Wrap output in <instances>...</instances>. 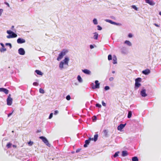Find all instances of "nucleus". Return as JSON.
I'll return each mask as SVG.
<instances>
[{"label": "nucleus", "mask_w": 161, "mask_h": 161, "mask_svg": "<svg viewBox=\"0 0 161 161\" xmlns=\"http://www.w3.org/2000/svg\"><path fill=\"white\" fill-rule=\"evenodd\" d=\"M94 35L93 36V38L97 40V39L98 36V33L95 32L94 33Z\"/></svg>", "instance_id": "4be33fe9"}, {"label": "nucleus", "mask_w": 161, "mask_h": 161, "mask_svg": "<svg viewBox=\"0 0 161 161\" xmlns=\"http://www.w3.org/2000/svg\"><path fill=\"white\" fill-rule=\"evenodd\" d=\"M13 147H14V148H16V145H13Z\"/></svg>", "instance_id": "052dcab7"}, {"label": "nucleus", "mask_w": 161, "mask_h": 161, "mask_svg": "<svg viewBox=\"0 0 161 161\" xmlns=\"http://www.w3.org/2000/svg\"><path fill=\"white\" fill-rule=\"evenodd\" d=\"M3 11V10L2 9H0V16L2 14Z\"/></svg>", "instance_id": "a18cd8bd"}, {"label": "nucleus", "mask_w": 161, "mask_h": 161, "mask_svg": "<svg viewBox=\"0 0 161 161\" xmlns=\"http://www.w3.org/2000/svg\"><path fill=\"white\" fill-rule=\"evenodd\" d=\"M14 27V26H12V28H13Z\"/></svg>", "instance_id": "338daca9"}, {"label": "nucleus", "mask_w": 161, "mask_h": 161, "mask_svg": "<svg viewBox=\"0 0 161 161\" xmlns=\"http://www.w3.org/2000/svg\"><path fill=\"white\" fill-rule=\"evenodd\" d=\"M126 124H120L117 127V129L119 131H121L122 129L125 126Z\"/></svg>", "instance_id": "9b49d317"}, {"label": "nucleus", "mask_w": 161, "mask_h": 161, "mask_svg": "<svg viewBox=\"0 0 161 161\" xmlns=\"http://www.w3.org/2000/svg\"><path fill=\"white\" fill-rule=\"evenodd\" d=\"M93 23L95 25H97V21L96 19H93Z\"/></svg>", "instance_id": "2f4dec72"}, {"label": "nucleus", "mask_w": 161, "mask_h": 161, "mask_svg": "<svg viewBox=\"0 0 161 161\" xmlns=\"http://www.w3.org/2000/svg\"><path fill=\"white\" fill-rule=\"evenodd\" d=\"M154 25L155 26H156L157 27H159V25L157 24L154 23Z\"/></svg>", "instance_id": "3c124183"}, {"label": "nucleus", "mask_w": 161, "mask_h": 161, "mask_svg": "<svg viewBox=\"0 0 161 161\" xmlns=\"http://www.w3.org/2000/svg\"><path fill=\"white\" fill-rule=\"evenodd\" d=\"M109 89V87L108 86H107L105 87V89L106 90H107Z\"/></svg>", "instance_id": "79ce46f5"}, {"label": "nucleus", "mask_w": 161, "mask_h": 161, "mask_svg": "<svg viewBox=\"0 0 161 161\" xmlns=\"http://www.w3.org/2000/svg\"><path fill=\"white\" fill-rule=\"evenodd\" d=\"M159 14L161 15V12H160L159 13Z\"/></svg>", "instance_id": "0e129e2a"}, {"label": "nucleus", "mask_w": 161, "mask_h": 161, "mask_svg": "<svg viewBox=\"0 0 161 161\" xmlns=\"http://www.w3.org/2000/svg\"><path fill=\"white\" fill-rule=\"evenodd\" d=\"M119 151L116 152H115V153L113 155V157L114 158H115L119 156Z\"/></svg>", "instance_id": "a878e982"}, {"label": "nucleus", "mask_w": 161, "mask_h": 161, "mask_svg": "<svg viewBox=\"0 0 161 161\" xmlns=\"http://www.w3.org/2000/svg\"><path fill=\"white\" fill-rule=\"evenodd\" d=\"M121 52L124 54H127L128 53L127 48L125 47H122L121 48Z\"/></svg>", "instance_id": "1a4fd4ad"}, {"label": "nucleus", "mask_w": 161, "mask_h": 161, "mask_svg": "<svg viewBox=\"0 0 161 161\" xmlns=\"http://www.w3.org/2000/svg\"><path fill=\"white\" fill-rule=\"evenodd\" d=\"M7 32L8 34H9V35L7 36V38L8 39L15 38L17 36L16 34L10 30L7 31Z\"/></svg>", "instance_id": "f03ea898"}, {"label": "nucleus", "mask_w": 161, "mask_h": 161, "mask_svg": "<svg viewBox=\"0 0 161 161\" xmlns=\"http://www.w3.org/2000/svg\"><path fill=\"white\" fill-rule=\"evenodd\" d=\"M114 80V78L113 77H111V81L113 80Z\"/></svg>", "instance_id": "680f3d73"}, {"label": "nucleus", "mask_w": 161, "mask_h": 161, "mask_svg": "<svg viewBox=\"0 0 161 161\" xmlns=\"http://www.w3.org/2000/svg\"><path fill=\"white\" fill-rule=\"evenodd\" d=\"M82 71L84 73L87 74H90V71L87 69H83Z\"/></svg>", "instance_id": "aec40b11"}, {"label": "nucleus", "mask_w": 161, "mask_h": 161, "mask_svg": "<svg viewBox=\"0 0 161 161\" xmlns=\"http://www.w3.org/2000/svg\"><path fill=\"white\" fill-rule=\"evenodd\" d=\"M142 73L145 75H148L150 73V70L149 69H146L143 70Z\"/></svg>", "instance_id": "ddd939ff"}, {"label": "nucleus", "mask_w": 161, "mask_h": 161, "mask_svg": "<svg viewBox=\"0 0 161 161\" xmlns=\"http://www.w3.org/2000/svg\"><path fill=\"white\" fill-rule=\"evenodd\" d=\"M1 45L3 47H4V45L3 44V43H1Z\"/></svg>", "instance_id": "bf43d9fd"}, {"label": "nucleus", "mask_w": 161, "mask_h": 161, "mask_svg": "<svg viewBox=\"0 0 161 161\" xmlns=\"http://www.w3.org/2000/svg\"><path fill=\"white\" fill-rule=\"evenodd\" d=\"M53 115V113H51L49 116V119H51Z\"/></svg>", "instance_id": "ea45409f"}, {"label": "nucleus", "mask_w": 161, "mask_h": 161, "mask_svg": "<svg viewBox=\"0 0 161 161\" xmlns=\"http://www.w3.org/2000/svg\"><path fill=\"white\" fill-rule=\"evenodd\" d=\"M68 50L65 49L63 50L59 54L57 59L58 60L61 59L63 57L68 53Z\"/></svg>", "instance_id": "f257e3e1"}, {"label": "nucleus", "mask_w": 161, "mask_h": 161, "mask_svg": "<svg viewBox=\"0 0 161 161\" xmlns=\"http://www.w3.org/2000/svg\"><path fill=\"white\" fill-rule=\"evenodd\" d=\"M98 137V135L97 134H95L94 136V137L93 138V140H94L95 142L97 140V138Z\"/></svg>", "instance_id": "bb28decb"}, {"label": "nucleus", "mask_w": 161, "mask_h": 161, "mask_svg": "<svg viewBox=\"0 0 161 161\" xmlns=\"http://www.w3.org/2000/svg\"><path fill=\"white\" fill-rule=\"evenodd\" d=\"M132 161H139L138 158L136 156H134L132 158Z\"/></svg>", "instance_id": "b1692460"}, {"label": "nucleus", "mask_w": 161, "mask_h": 161, "mask_svg": "<svg viewBox=\"0 0 161 161\" xmlns=\"http://www.w3.org/2000/svg\"><path fill=\"white\" fill-rule=\"evenodd\" d=\"M112 60H117L116 56L114 55L113 56V59Z\"/></svg>", "instance_id": "e433bc0d"}, {"label": "nucleus", "mask_w": 161, "mask_h": 161, "mask_svg": "<svg viewBox=\"0 0 161 161\" xmlns=\"http://www.w3.org/2000/svg\"><path fill=\"white\" fill-rule=\"evenodd\" d=\"M38 85V83L36 82H34L33 83V85L35 86H37Z\"/></svg>", "instance_id": "58836bf2"}, {"label": "nucleus", "mask_w": 161, "mask_h": 161, "mask_svg": "<svg viewBox=\"0 0 161 161\" xmlns=\"http://www.w3.org/2000/svg\"><path fill=\"white\" fill-rule=\"evenodd\" d=\"M68 61H64V62H60V64H59L60 68L61 69L63 68L64 65H68Z\"/></svg>", "instance_id": "6e6552de"}, {"label": "nucleus", "mask_w": 161, "mask_h": 161, "mask_svg": "<svg viewBox=\"0 0 161 161\" xmlns=\"http://www.w3.org/2000/svg\"><path fill=\"white\" fill-rule=\"evenodd\" d=\"M6 45L9 46L10 47V48H11L12 47L11 44H10V43H6Z\"/></svg>", "instance_id": "37998d69"}, {"label": "nucleus", "mask_w": 161, "mask_h": 161, "mask_svg": "<svg viewBox=\"0 0 161 161\" xmlns=\"http://www.w3.org/2000/svg\"><path fill=\"white\" fill-rule=\"evenodd\" d=\"M140 94L142 97H145L147 96L146 93V90L144 88L142 89L140 92Z\"/></svg>", "instance_id": "20e7f679"}, {"label": "nucleus", "mask_w": 161, "mask_h": 161, "mask_svg": "<svg viewBox=\"0 0 161 161\" xmlns=\"http://www.w3.org/2000/svg\"><path fill=\"white\" fill-rule=\"evenodd\" d=\"M91 140H93V138H89L88 140H86L85 141V144L84 145V147H87V145L89 144L90 142V141Z\"/></svg>", "instance_id": "9d476101"}, {"label": "nucleus", "mask_w": 161, "mask_h": 161, "mask_svg": "<svg viewBox=\"0 0 161 161\" xmlns=\"http://www.w3.org/2000/svg\"><path fill=\"white\" fill-rule=\"evenodd\" d=\"M39 138L42 139V141L47 145L49 146V144L46 138L43 136H40Z\"/></svg>", "instance_id": "39448f33"}, {"label": "nucleus", "mask_w": 161, "mask_h": 161, "mask_svg": "<svg viewBox=\"0 0 161 161\" xmlns=\"http://www.w3.org/2000/svg\"><path fill=\"white\" fill-rule=\"evenodd\" d=\"M69 59L68 57H65L63 60H69Z\"/></svg>", "instance_id": "09e8293b"}, {"label": "nucleus", "mask_w": 161, "mask_h": 161, "mask_svg": "<svg viewBox=\"0 0 161 161\" xmlns=\"http://www.w3.org/2000/svg\"><path fill=\"white\" fill-rule=\"evenodd\" d=\"M111 60H112V57L111 56Z\"/></svg>", "instance_id": "774afa93"}, {"label": "nucleus", "mask_w": 161, "mask_h": 161, "mask_svg": "<svg viewBox=\"0 0 161 161\" xmlns=\"http://www.w3.org/2000/svg\"><path fill=\"white\" fill-rule=\"evenodd\" d=\"M105 20V21H106L107 22H109V23H111V20H110L106 19Z\"/></svg>", "instance_id": "49530a36"}, {"label": "nucleus", "mask_w": 161, "mask_h": 161, "mask_svg": "<svg viewBox=\"0 0 161 161\" xmlns=\"http://www.w3.org/2000/svg\"><path fill=\"white\" fill-rule=\"evenodd\" d=\"M146 3L149 4L151 5H153L155 4L154 3L152 0H145Z\"/></svg>", "instance_id": "f3484780"}, {"label": "nucleus", "mask_w": 161, "mask_h": 161, "mask_svg": "<svg viewBox=\"0 0 161 161\" xmlns=\"http://www.w3.org/2000/svg\"><path fill=\"white\" fill-rule=\"evenodd\" d=\"M95 83L96 85L95 86H93L92 87V89H95L96 88H99L100 83H98V81L96 80L95 81Z\"/></svg>", "instance_id": "f8f14e48"}, {"label": "nucleus", "mask_w": 161, "mask_h": 161, "mask_svg": "<svg viewBox=\"0 0 161 161\" xmlns=\"http://www.w3.org/2000/svg\"><path fill=\"white\" fill-rule=\"evenodd\" d=\"M10 95L9 94L7 99V104L8 105H11L12 103V99L10 97Z\"/></svg>", "instance_id": "423d86ee"}, {"label": "nucleus", "mask_w": 161, "mask_h": 161, "mask_svg": "<svg viewBox=\"0 0 161 161\" xmlns=\"http://www.w3.org/2000/svg\"><path fill=\"white\" fill-rule=\"evenodd\" d=\"M77 79H78V81L80 82H81L82 81V78L80 75H78V76Z\"/></svg>", "instance_id": "cd10ccee"}, {"label": "nucleus", "mask_w": 161, "mask_h": 161, "mask_svg": "<svg viewBox=\"0 0 161 161\" xmlns=\"http://www.w3.org/2000/svg\"><path fill=\"white\" fill-rule=\"evenodd\" d=\"M39 91L40 93H41L42 94H44L45 92L44 90L41 88L39 89Z\"/></svg>", "instance_id": "c85d7f7f"}, {"label": "nucleus", "mask_w": 161, "mask_h": 161, "mask_svg": "<svg viewBox=\"0 0 161 161\" xmlns=\"http://www.w3.org/2000/svg\"><path fill=\"white\" fill-rule=\"evenodd\" d=\"M141 80L142 79L140 77H138L135 79V89H137L141 86V85L140 83V82Z\"/></svg>", "instance_id": "7ed1b4c3"}, {"label": "nucleus", "mask_w": 161, "mask_h": 161, "mask_svg": "<svg viewBox=\"0 0 161 161\" xmlns=\"http://www.w3.org/2000/svg\"><path fill=\"white\" fill-rule=\"evenodd\" d=\"M131 7L133 8L135 10H136V11L138 10V8H137L136 7L135 5H132L131 6Z\"/></svg>", "instance_id": "7c9ffc66"}, {"label": "nucleus", "mask_w": 161, "mask_h": 161, "mask_svg": "<svg viewBox=\"0 0 161 161\" xmlns=\"http://www.w3.org/2000/svg\"><path fill=\"white\" fill-rule=\"evenodd\" d=\"M112 73H115V71H112Z\"/></svg>", "instance_id": "e2e57ef3"}, {"label": "nucleus", "mask_w": 161, "mask_h": 161, "mask_svg": "<svg viewBox=\"0 0 161 161\" xmlns=\"http://www.w3.org/2000/svg\"><path fill=\"white\" fill-rule=\"evenodd\" d=\"M2 50L3 51H5L6 50V49L5 48H3Z\"/></svg>", "instance_id": "4d7b16f0"}, {"label": "nucleus", "mask_w": 161, "mask_h": 161, "mask_svg": "<svg viewBox=\"0 0 161 161\" xmlns=\"http://www.w3.org/2000/svg\"><path fill=\"white\" fill-rule=\"evenodd\" d=\"M109 131V130L108 129H104L103 131V136L106 137L108 136H109L108 132Z\"/></svg>", "instance_id": "0eeeda50"}, {"label": "nucleus", "mask_w": 161, "mask_h": 161, "mask_svg": "<svg viewBox=\"0 0 161 161\" xmlns=\"http://www.w3.org/2000/svg\"><path fill=\"white\" fill-rule=\"evenodd\" d=\"M19 53L21 55H23L25 54V51L24 49L22 48H20L18 50Z\"/></svg>", "instance_id": "dca6fc26"}, {"label": "nucleus", "mask_w": 161, "mask_h": 161, "mask_svg": "<svg viewBox=\"0 0 161 161\" xmlns=\"http://www.w3.org/2000/svg\"><path fill=\"white\" fill-rule=\"evenodd\" d=\"M70 97L69 95H67L66 97V99L68 100H70Z\"/></svg>", "instance_id": "72a5a7b5"}, {"label": "nucleus", "mask_w": 161, "mask_h": 161, "mask_svg": "<svg viewBox=\"0 0 161 161\" xmlns=\"http://www.w3.org/2000/svg\"><path fill=\"white\" fill-rule=\"evenodd\" d=\"M37 73V74L39 75H42L43 74V73L40 70H36L35 71Z\"/></svg>", "instance_id": "393cba45"}, {"label": "nucleus", "mask_w": 161, "mask_h": 161, "mask_svg": "<svg viewBox=\"0 0 161 161\" xmlns=\"http://www.w3.org/2000/svg\"><path fill=\"white\" fill-rule=\"evenodd\" d=\"M5 4L7 5L8 7H10L9 4L8 3L5 2Z\"/></svg>", "instance_id": "603ef678"}, {"label": "nucleus", "mask_w": 161, "mask_h": 161, "mask_svg": "<svg viewBox=\"0 0 161 161\" xmlns=\"http://www.w3.org/2000/svg\"><path fill=\"white\" fill-rule=\"evenodd\" d=\"M97 27L98 30H101L102 29V28L99 25L97 26Z\"/></svg>", "instance_id": "f704fd0d"}, {"label": "nucleus", "mask_w": 161, "mask_h": 161, "mask_svg": "<svg viewBox=\"0 0 161 161\" xmlns=\"http://www.w3.org/2000/svg\"><path fill=\"white\" fill-rule=\"evenodd\" d=\"M102 104L103 106L105 107L106 106V104L103 101H102Z\"/></svg>", "instance_id": "4c0bfd02"}, {"label": "nucleus", "mask_w": 161, "mask_h": 161, "mask_svg": "<svg viewBox=\"0 0 161 161\" xmlns=\"http://www.w3.org/2000/svg\"><path fill=\"white\" fill-rule=\"evenodd\" d=\"M8 90L6 88H0V92H3L6 94H7L8 93Z\"/></svg>", "instance_id": "4468645a"}, {"label": "nucleus", "mask_w": 161, "mask_h": 161, "mask_svg": "<svg viewBox=\"0 0 161 161\" xmlns=\"http://www.w3.org/2000/svg\"><path fill=\"white\" fill-rule=\"evenodd\" d=\"M132 35L131 33H129L128 35V36L130 38L132 37Z\"/></svg>", "instance_id": "c03bdc74"}, {"label": "nucleus", "mask_w": 161, "mask_h": 161, "mask_svg": "<svg viewBox=\"0 0 161 161\" xmlns=\"http://www.w3.org/2000/svg\"><path fill=\"white\" fill-rule=\"evenodd\" d=\"M12 145V144L10 143V142H9L7 143V144L6 145V147L8 148H10Z\"/></svg>", "instance_id": "c756f323"}, {"label": "nucleus", "mask_w": 161, "mask_h": 161, "mask_svg": "<svg viewBox=\"0 0 161 161\" xmlns=\"http://www.w3.org/2000/svg\"><path fill=\"white\" fill-rule=\"evenodd\" d=\"M80 150H81V149H77L76 151V153L79 152L80 151Z\"/></svg>", "instance_id": "8fccbe9b"}, {"label": "nucleus", "mask_w": 161, "mask_h": 161, "mask_svg": "<svg viewBox=\"0 0 161 161\" xmlns=\"http://www.w3.org/2000/svg\"><path fill=\"white\" fill-rule=\"evenodd\" d=\"M41 130H40V131H39V130H38V131H37V132H41Z\"/></svg>", "instance_id": "69168bd1"}, {"label": "nucleus", "mask_w": 161, "mask_h": 161, "mask_svg": "<svg viewBox=\"0 0 161 161\" xmlns=\"http://www.w3.org/2000/svg\"><path fill=\"white\" fill-rule=\"evenodd\" d=\"M111 24H113L118 26H120L121 25V24L120 23H117L112 21H111Z\"/></svg>", "instance_id": "5701e85b"}, {"label": "nucleus", "mask_w": 161, "mask_h": 161, "mask_svg": "<svg viewBox=\"0 0 161 161\" xmlns=\"http://www.w3.org/2000/svg\"><path fill=\"white\" fill-rule=\"evenodd\" d=\"M96 106L97 107H98L99 108H101L102 106L100 104L97 103L96 105Z\"/></svg>", "instance_id": "c9c22d12"}, {"label": "nucleus", "mask_w": 161, "mask_h": 161, "mask_svg": "<svg viewBox=\"0 0 161 161\" xmlns=\"http://www.w3.org/2000/svg\"><path fill=\"white\" fill-rule=\"evenodd\" d=\"M58 113V110H55L54 112V114L56 115Z\"/></svg>", "instance_id": "a19ab883"}, {"label": "nucleus", "mask_w": 161, "mask_h": 161, "mask_svg": "<svg viewBox=\"0 0 161 161\" xmlns=\"http://www.w3.org/2000/svg\"><path fill=\"white\" fill-rule=\"evenodd\" d=\"M128 153L127 151L125 150V151H123L122 152V154L121 155L122 157H125L127 155H128Z\"/></svg>", "instance_id": "6ab92c4d"}, {"label": "nucleus", "mask_w": 161, "mask_h": 161, "mask_svg": "<svg viewBox=\"0 0 161 161\" xmlns=\"http://www.w3.org/2000/svg\"><path fill=\"white\" fill-rule=\"evenodd\" d=\"M113 63L114 64H115L117 63V61H113Z\"/></svg>", "instance_id": "6e6d98bb"}, {"label": "nucleus", "mask_w": 161, "mask_h": 161, "mask_svg": "<svg viewBox=\"0 0 161 161\" xmlns=\"http://www.w3.org/2000/svg\"><path fill=\"white\" fill-rule=\"evenodd\" d=\"M94 118L93 119V120H96L97 119V117L96 116H94Z\"/></svg>", "instance_id": "13d9d810"}, {"label": "nucleus", "mask_w": 161, "mask_h": 161, "mask_svg": "<svg viewBox=\"0 0 161 161\" xmlns=\"http://www.w3.org/2000/svg\"><path fill=\"white\" fill-rule=\"evenodd\" d=\"M13 111H13V112H12V113H10V114H8V117H9L12 114V113H13Z\"/></svg>", "instance_id": "864d4df0"}, {"label": "nucleus", "mask_w": 161, "mask_h": 161, "mask_svg": "<svg viewBox=\"0 0 161 161\" xmlns=\"http://www.w3.org/2000/svg\"><path fill=\"white\" fill-rule=\"evenodd\" d=\"M132 115V112L131 111H129L128 112V114L127 115V118H130Z\"/></svg>", "instance_id": "412c9836"}, {"label": "nucleus", "mask_w": 161, "mask_h": 161, "mask_svg": "<svg viewBox=\"0 0 161 161\" xmlns=\"http://www.w3.org/2000/svg\"><path fill=\"white\" fill-rule=\"evenodd\" d=\"M28 143L29 146H31L33 144V142L30 141L29 142H28Z\"/></svg>", "instance_id": "473e14b6"}, {"label": "nucleus", "mask_w": 161, "mask_h": 161, "mask_svg": "<svg viewBox=\"0 0 161 161\" xmlns=\"http://www.w3.org/2000/svg\"><path fill=\"white\" fill-rule=\"evenodd\" d=\"M124 43L127 46L131 47L132 46V43L129 41L126 40L124 42Z\"/></svg>", "instance_id": "a211bd4d"}, {"label": "nucleus", "mask_w": 161, "mask_h": 161, "mask_svg": "<svg viewBox=\"0 0 161 161\" xmlns=\"http://www.w3.org/2000/svg\"><path fill=\"white\" fill-rule=\"evenodd\" d=\"M90 48L91 49H92V48H94V47H93V46L92 45H91L90 46Z\"/></svg>", "instance_id": "5fc2aeb1"}, {"label": "nucleus", "mask_w": 161, "mask_h": 161, "mask_svg": "<svg viewBox=\"0 0 161 161\" xmlns=\"http://www.w3.org/2000/svg\"><path fill=\"white\" fill-rule=\"evenodd\" d=\"M17 42L18 43L21 44L25 42V41L23 39L19 38L17 39Z\"/></svg>", "instance_id": "2eb2a0df"}, {"label": "nucleus", "mask_w": 161, "mask_h": 161, "mask_svg": "<svg viewBox=\"0 0 161 161\" xmlns=\"http://www.w3.org/2000/svg\"><path fill=\"white\" fill-rule=\"evenodd\" d=\"M108 59L109 60H111V54H109L108 56Z\"/></svg>", "instance_id": "de8ad7c7"}]
</instances>
